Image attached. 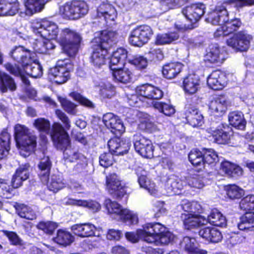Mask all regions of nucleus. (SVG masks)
Masks as SVG:
<instances>
[{
    "mask_svg": "<svg viewBox=\"0 0 254 254\" xmlns=\"http://www.w3.org/2000/svg\"><path fill=\"white\" fill-rule=\"evenodd\" d=\"M30 27L32 32L41 38L49 41L56 39L69 56H74L77 53L81 37L75 31L66 28L62 29L59 35L57 24L46 19L33 20Z\"/></svg>",
    "mask_w": 254,
    "mask_h": 254,
    "instance_id": "nucleus-1",
    "label": "nucleus"
},
{
    "mask_svg": "<svg viewBox=\"0 0 254 254\" xmlns=\"http://www.w3.org/2000/svg\"><path fill=\"white\" fill-rule=\"evenodd\" d=\"M125 236L132 243H136L140 239L156 246L168 245L174 238V235L159 223L145 224L142 229H138L135 233L127 232Z\"/></svg>",
    "mask_w": 254,
    "mask_h": 254,
    "instance_id": "nucleus-2",
    "label": "nucleus"
},
{
    "mask_svg": "<svg viewBox=\"0 0 254 254\" xmlns=\"http://www.w3.org/2000/svg\"><path fill=\"white\" fill-rule=\"evenodd\" d=\"M118 37L115 31H104L92 40L90 61L95 69H100L105 64L108 49L117 42Z\"/></svg>",
    "mask_w": 254,
    "mask_h": 254,
    "instance_id": "nucleus-3",
    "label": "nucleus"
},
{
    "mask_svg": "<svg viewBox=\"0 0 254 254\" xmlns=\"http://www.w3.org/2000/svg\"><path fill=\"white\" fill-rule=\"evenodd\" d=\"M51 0H26L25 11H20V3L18 0H0V16H13L19 14L21 17L32 15L41 11L45 4Z\"/></svg>",
    "mask_w": 254,
    "mask_h": 254,
    "instance_id": "nucleus-4",
    "label": "nucleus"
},
{
    "mask_svg": "<svg viewBox=\"0 0 254 254\" xmlns=\"http://www.w3.org/2000/svg\"><path fill=\"white\" fill-rule=\"evenodd\" d=\"M229 0L218 3L215 8L208 13L206 18V20L212 24H224L226 29V32L229 34L236 31L242 24L238 18L229 20L226 7L228 4H235V2H230Z\"/></svg>",
    "mask_w": 254,
    "mask_h": 254,
    "instance_id": "nucleus-5",
    "label": "nucleus"
},
{
    "mask_svg": "<svg viewBox=\"0 0 254 254\" xmlns=\"http://www.w3.org/2000/svg\"><path fill=\"white\" fill-rule=\"evenodd\" d=\"M14 138L20 154L24 157L28 156L36 146V137L24 125L16 124L14 127Z\"/></svg>",
    "mask_w": 254,
    "mask_h": 254,
    "instance_id": "nucleus-6",
    "label": "nucleus"
},
{
    "mask_svg": "<svg viewBox=\"0 0 254 254\" xmlns=\"http://www.w3.org/2000/svg\"><path fill=\"white\" fill-rule=\"evenodd\" d=\"M135 94L127 97L129 105L134 106L137 103V99L144 101L148 100H158L163 96V91L158 87L152 84H145L138 86L135 88Z\"/></svg>",
    "mask_w": 254,
    "mask_h": 254,
    "instance_id": "nucleus-7",
    "label": "nucleus"
},
{
    "mask_svg": "<svg viewBox=\"0 0 254 254\" xmlns=\"http://www.w3.org/2000/svg\"><path fill=\"white\" fill-rule=\"evenodd\" d=\"M104 205L108 213L116 219L121 220L129 224H136L138 223V217L136 214L127 208H124L117 202L106 199Z\"/></svg>",
    "mask_w": 254,
    "mask_h": 254,
    "instance_id": "nucleus-8",
    "label": "nucleus"
},
{
    "mask_svg": "<svg viewBox=\"0 0 254 254\" xmlns=\"http://www.w3.org/2000/svg\"><path fill=\"white\" fill-rule=\"evenodd\" d=\"M88 7L84 1L75 0L61 5L59 13L64 18L77 19L86 15Z\"/></svg>",
    "mask_w": 254,
    "mask_h": 254,
    "instance_id": "nucleus-9",
    "label": "nucleus"
},
{
    "mask_svg": "<svg viewBox=\"0 0 254 254\" xmlns=\"http://www.w3.org/2000/svg\"><path fill=\"white\" fill-rule=\"evenodd\" d=\"M153 34L150 26L146 25L137 26L130 31L128 42L133 46L141 47L150 40Z\"/></svg>",
    "mask_w": 254,
    "mask_h": 254,
    "instance_id": "nucleus-10",
    "label": "nucleus"
},
{
    "mask_svg": "<svg viewBox=\"0 0 254 254\" xmlns=\"http://www.w3.org/2000/svg\"><path fill=\"white\" fill-rule=\"evenodd\" d=\"M252 38L251 35L245 31H240L230 36L226 43L236 52H245L249 49Z\"/></svg>",
    "mask_w": 254,
    "mask_h": 254,
    "instance_id": "nucleus-11",
    "label": "nucleus"
},
{
    "mask_svg": "<svg viewBox=\"0 0 254 254\" xmlns=\"http://www.w3.org/2000/svg\"><path fill=\"white\" fill-rule=\"evenodd\" d=\"M68 60H59L57 65L49 70V76L56 83L63 84L69 78V67Z\"/></svg>",
    "mask_w": 254,
    "mask_h": 254,
    "instance_id": "nucleus-12",
    "label": "nucleus"
},
{
    "mask_svg": "<svg viewBox=\"0 0 254 254\" xmlns=\"http://www.w3.org/2000/svg\"><path fill=\"white\" fill-rule=\"evenodd\" d=\"M135 151L144 158H151L153 156L154 147L151 141L139 133L133 136Z\"/></svg>",
    "mask_w": 254,
    "mask_h": 254,
    "instance_id": "nucleus-13",
    "label": "nucleus"
},
{
    "mask_svg": "<svg viewBox=\"0 0 254 254\" xmlns=\"http://www.w3.org/2000/svg\"><path fill=\"white\" fill-rule=\"evenodd\" d=\"M51 135L55 145L58 149H63L69 145L68 134L61 124L54 123L53 124Z\"/></svg>",
    "mask_w": 254,
    "mask_h": 254,
    "instance_id": "nucleus-14",
    "label": "nucleus"
},
{
    "mask_svg": "<svg viewBox=\"0 0 254 254\" xmlns=\"http://www.w3.org/2000/svg\"><path fill=\"white\" fill-rule=\"evenodd\" d=\"M9 55L12 60L20 64L22 68L31 63L34 57L33 54L23 46H18L13 47L9 53Z\"/></svg>",
    "mask_w": 254,
    "mask_h": 254,
    "instance_id": "nucleus-15",
    "label": "nucleus"
},
{
    "mask_svg": "<svg viewBox=\"0 0 254 254\" xmlns=\"http://www.w3.org/2000/svg\"><path fill=\"white\" fill-rule=\"evenodd\" d=\"M106 187L109 192L118 198L127 195L126 188L121 185L116 174H111L106 177Z\"/></svg>",
    "mask_w": 254,
    "mask_h": 254,
    "instance_id": "nucleus-16",
    "label": "nucleus"
},
{
    "mask_svg": "<svg viewBox=\"0 0 254 254\" xmlns=\"http://www.w3.org/2000/svg\"><path fill=\"white\" fill-rule=\"evenodd\" d=\"M205 9V6L202 3H193L184 8L182 13L187 20L193 24L204 14Z\"/></svg>",
    "mask_w": 254,
    "mask_h": 254,
    "instance_id": "nucleus-17",
    "label": "nucleus"
},
{
    "mask_svg": "<svg viewBox=\"0 0 254 254\" xmlns=\"http://www.w3.org/2000/svg\"><path fill=\"white\" fill-rule=\"evenodd\" d=\"M103 122L114 134H120L125 130V127L121 120L113 113H108L105 114L103 117Z\"/></svg>",
    "mask_w": 254,
    "mask_h": 254,
    "instance_id": "nucleus-18",
    "label": "nucleus"
},
{
    "mask_svg": "<svg viewBox=\"0 0 254 254\" xmlns=\"http://www.w3.org/2000/svg\"><path fill=\"white\" fill-rule=\"evenodd\" d=\"M138 176V182L141 188H143L151 195L157 196L159 194L158 188L155 184L147 177V173L141 168L136 172Z\"/></svg>",
    "mask_w": 254,
    "mask_h": 254,
    "instance_id": "nucleus-19",
    "label": "nucleus"
},
{
    "mask_svg": "<svg viewBox=\"0 0 254 254\" xmlns=\"http://www.w3.org/2000/svg\"><path fill=\"white\" fill-rule=\"evenodd\" d=\"M207 83L210 88L221 90L226 85L227 77L225 73L220 70H215L208 77Z\"/></svg>",
    "mask_w": 254,
    "mask_h": 254,
    "instance_id": "nucleus-20",
    "label": "nucleus"
},
{
    "mask_svg": "<svg viewBox=\"0 0 254 254\" xmlns=\"http://www.w3.org/2000/svg\"><path fill=\"white\" fill-rule=\"evenodd\" d=\"M204 58L206 61L213 64H222L226 59L225 53L217 44L209 46Z\"/></svg>",
    "mask_w": 254,
    "mask_h": 254,
    "instance_id": "nucleus-21",
    "label": "nucleus"
},
{
    "mask_svg": "<svg viewBox=\"0 0 254 254\" xmlns=\"http://www.w3.org/2000/svg\"><path fill=\"white\" fill-rule=\"evenodd\" d=\"M182 219L186 228L189 229L207 223L208 221L204 217L195 213H185L182 214Z\"/></svg>",
    "mask_w": 254,
    "mask_h": 254,
    "instance_id": "nucleus-22",
    "label": "nucleus"
},
{
    "mask_svg": "<svg viewBox=\"0 0 254 254\" xmlns=\"http://www.w3.org/2000/svg\"><path fill=\"white\" fill-rule=\"evenodd\" d=\"M108 145L111 152L119 155L126 153L130 148V143L128 140L114 138L108 141Z\"/></svg>",
    "mask_w": 254,
    "mask_h": 254,
    "instance_id": "nucleus-23",
    "label": "nucleus"
},
{
    "mask_svg": "<svg viewBox=\"0 0 254 254\" xmlns=\"http://www.w3.org/2000/svg\"><path fill=\"white\" fill-rule=\"evenodd\" d=\"M97 15L99 17H103L107 22L114 21L117 16L116 9L107 1L102 2L98 6Z\"/></svg>",
    "mask_w": 254,
    "mask_h": 254,
    "instance_id": "nucleus-24",
    "label": "nucleus"
},
{
    "mask_svg": "<svg viewBox=\"0 0 254 254\" xmlns=\"http://www.w3.org/2000/svg\"><path fill=\"white\" fill-rule=\"evenodd\" d=\"M72 232L81 238H86L94 236L96 227L90 223L76 224L71 227Z\"/></svg>",
    "mask_w": 254,
    "mask_h": 254,
    "instance_id": "nucleus-25",
    "label": "nucleus"
},
{
    "mask_svg": "<svg viewBox=\"0 0 254 254\" xmlns=\"http://www.w3.org/2000/svg\"><path fill=\"white\" fill-rule=\"evenodd\" d=\"M208 132L212 136L214 141L219 144L229 143L232 135L231 130L225 127L215 129L210 128Z\"/></svg>",
    "mask_w": 254,
    "mask_h": 254,
    "instance_id": "nucleus-26",
    "label": "nucleus"
},
{
    "mask_svg": "<svg viewBox=\"0 0 254 254\" xmlns=\"http://www.w3.org/2000/svg\"><path fill=\"white\" fill-rule=\"evenodd\" d=\"M183 90L188 94L195 93L200 87V79L198 75L195 74H189L183 80Z\"/></svg>",
    "mask_w": 254,
    "mask_h": 254,
    "instance_id": "nucleus-27",
    "label": "nucleus"
},
{
    "mask_svg": "<svg viewBox=\"0 0 254 254\" xmlns=\"http://www.w3.org/2000/svg\"><path fill=\"white\" fill-rule=\"evenodd\" d=\"M198 234L200 237L208 242L218 243L222 239L221 232L216 228L211 226L201 228Z\"/></svg>",
    "mask_w": 254,
    "mask_h": 254,
    "instance_id": "nucleus-28",
    "label": "nucleus"
},
{
    "mask_svg": "<svg viewBox=\"0 0 254 254\" xmlns=\"http://www.w3.org/2000/svg\"><path fill=\"white\" fill-rule=\"evenodd\" d=\"M127 57V51L123 48H119L113 52L109 65L113 72L121 67L120 65H125V62Z\"/></svg>",
    "mask_w": 254,
    "mask_h": 254,
    "instance_id": "nucleus-29",
    "label": "nucleus"
},
{
    "mask_svg": "<svg viewBox=\"0 0 254 254\" xmlns=\"http://www.w3.org/2000/svg\"><path fill=\"white\" fill-rule=\"evenodd\" d=\"M30 166L26 163L22 164L16 170L11 181L14 188H19L22 185V182L29 178Z\"/></svg>",
    "mask_w": 254,
    "mask_h": 254,
    "instance_id": "nucleus-30",
    "label": "nucleus"
},
{
    "mask_svg": "<svg viewBox=\"0 0 254 254\" xmlns=\"http://www.w3.org/2000/svg\"><path fill=\"white\" fill-rule=\"evenodd\" d=\"M227 101L224 96H219L212 100L209 105L211 113L215 116L222 115L227 110Z\"/></svg>",
    "mask_w": 254,
    "mask_h": 254,
    "instance_id": "nucleus-31",
    "label": "nucleus"
},
{
    "mask_svg": "<svg viewBox=\"0 0 254 254\" xmlns=\"http://www.w3.org/2000/svg\"><path fill=\"white\" fill-rule=\"evenodd\" d=\"M68 205H75L88 208L93 212L99 211L101 206L99 203L92 200L75 199L73 198H68L66 201Z\"/></svg>",
    "mask_w": 254,
    "mask_h": 254,
    "instance_id": "nucleus-32",
    "label": "nucleus"
},
{
    "mask_svg": "<svg viewBox=\"0 0 254 254\" xmlns=\"http://www.w3.org/2000/svg\"><path fill=\"white\" fill-rule=\"evenodd\" d=\"M183 64L179 62H172L165 64L162 68L163 76L168 79L176 77L182 71Z\"/></svg>",
    "mask_w": 254,
    "mask_h": 254,
    "instance_id": "nucleus-33",
    "label": "nucleus"
},
{
    "mask_svg": "<svg viewBox=\"0 0 254 254\" xmlns=\"http://www.w3.org/2000/svg\"><path fill=\"white\" fill-rule=\"evenodd\" d=\"M16 84L13 78L4 71H0V91L6 93L8 91H14Z\"/></svg>",
    "mask_w": 254,
    "mask_h": 254,
    "instance_id": "nucleus-34",
    "label": "nucleus"
},
{
    "mask_svg": "<svg viewBox=\"0 0 254 254\" xmlns=\"http://www.w3.org/2000/svg\"><path fill=\"white\" fill-rule=\"evenodd\" d=\"M32 61L22 69L27 74L33 78L40 77L43 74L42 67L35 58H33Z\"/></svg>",
    "mask_w": 254,
    "mask_h": 254,
    "instance_id": "nucleus-35",
    "label": "nucleus"
},
{
    "mask_svg": "<svg viewBox=\"0 0 254 254\" xmlns=\"http://www.w3.org/2000/svg\"><path fill=\"white\" fill-rule=\"evenodd\" d=\"M228 120L230 124L236 128L243 130L246 127V121L242 112L234 111L230 113Z\"/></svg>",
    "mask_w": 254,
    "mask_h": 254,
    "instance_id": "nucleus-36",
    "label": "nucleus"
},
{
    "mask_svg": "<svg viewBox=\"0 0 254 254\" xmlns=\"http://www.w3.org/2000/svg\"><path fill=\"white\" fill-rule=\"evenodd\" d=\"M187 120L193 127L201 126L203 123V117L196 109L187 107Z\"/></svg>",
    "mask_w": 254,
    "mask_h": 254,
    "instance_id": "nucleus-37",
    "label": "nucleus"
},
{
    "mask_svg": "<svg viewBox=\"0 0 254 254\" xmlns=\"http://www.w3.org/2000/svg\"><path fill=\"white\" fill-rule=\"evenodd\" d=\"M114 77L119 82L123 83L129 82L132 77V73L126 66H123L112 72Z\"/></svg>",
    "mask_w": 254,
    "mask_h": 254,
    "instance_id": "nucleus-38",
    "label": "nucleus"
},
{
    "mask_svg": "<svg viewBox=\"0 0 254 254\" xmlns=\"http://www.w3.org/2000/svg\"><path fill=\"white\" fill-rule=\"evenodd\" d=\"M182 181L174 178H169L166 182L165 188L168 195L179 194L183 189Z\"/></svg>",
    "mask_w": 254,
    "mask_h": 254,
    "instance_id": "nucleus-39",
    "label": "nucleus"
},
{
    "mask_svg": "<svg viewBox=\"0 0 254 254\" xmlns=\"http://www.w3.org/2000/svg\"><path fill=\"white\" fill-rule=\"evenodd\" d=\"M54 241L64 247L70 245L74 241V237L70 232L63 229H60L56 236L53 238Z\"/></svg>",
    "mask_w": 254,
    "mask_h": 254,
    "instance_id": "nucleus-40",
    "label": "nucleus"
},
{
    "mask_svg": "<svg viewBox=\"0 0 254 254\" xmlns=\"http://www.w3.org/2000/svg\"><path fill=\"white\" fill-rule=\"evenodd\" d=\"M40 170L39 176L44 183H46L49 179L50 171L51 168V162L49 157L42 158L38 165Z\"/></svg>",
    "mask_w": 254,
    "mask_h": 254,
    "instance_id": "nucleus-41",
    "label": "nucleus"
},
{
    "mask_svg": "<svg viewBox=\"0 0 254 254\" xmlns=\"http://www.w3.org/2000/svg\"><path fill=\"white\" fill-rule=\"evenodd\" d=\"M240 230L252 231L254 230V212H247L241 218L240 222L238 224Z\"/></svg>",
    "mask_w": 254,
    "mask_h": 254,
    "instance_id": "nucleus-42",
    "label": "nucleus"
},
{
    "mask_svg": "<svg viewBox=\"0 0 254 254\" xmlns=\"http://www.w3.org/2000/svg\"><path fill=\"white\" fill-rule=\"evenodd\" d=\"M179 35L177 32H170L158 34L155 38V43L158 45L170 44L177 40Z\"/></svg>",
    "mask_w": 254,
    "mask_h": 254,
    "instance_id": "nucleus-43",
    "label": "nucleus"
},
{
    "mask_svg": "<svg viewBox=\"0 0 254 254\" xmlns=\"http://www.w3.org/2000/svg\"><path fill=\"white\" fill-rule=\"evenodd\" d=\"M10 135L6 129L2 131L0 135V158L6 156L10 149Z\"/></svg>",
    "mask_w": 254,
    "mask_h": 254,
    "instance_id": "nucleus-44",
    "label": "nucleus"
},
{
    "mask_svg": "<svg viewBox=\"0 0 254 254\" xmlns=\"http://www.w3.org/2000/svg\"><path fill=\"white\" fill-rule=\"evenodd\" d=\"M207 220L210 223L215 226L223 227L226 225V217L216 209L211 211Z\"/></svg>",
    "mask_w": 254,
    "mask_h": 254,
    "instance_id": "nucleus-45",
    "label": "nucleus"
},
{
    "mask_svg": "<svg viewBox=\"0 0 254 254\" xmlns=\"http://www.w3.org/2000/svg\"><path fill=\"white\" fill-rule=\"evenodd\" d=\"M4 67L7 71L15 76H20L23 82L27 85H29V80L23 76V70L16 64L6 63L4 64Z\"/></svg>",
    "mask_w": 254,
    "mask_h": 254,
    "instance_id": "nucleus-46",
    "label": "nucleus"
},
{
    "mask_svg": "<svg viewBox=\"0 0 254 254\" xmlns=\"http://www.w3.org/2000/svg\"><path fill=\"white\" fill-rule=\"evenodd\" d=\"M55 47L54 44L49 40L45 39L36 40V42L33 44L35 51L40 54H47L49 50Z\"/></svg>",
    "mask_w": 254,
    "mask_h": 254,
    "instance_id": "nucleus-47",
    "label": "nucleus"
},
{
    "mask_svg": "<svg viewBox=\"0 0 254 254\" xmlns=\"http://www.w3.org/2000/svg\"><path fill=\"white\" fill-rule=\"evenodd\" d=\"M16 212L21 218L28 220H33L36 218V215L34 211L29 206L23 204L16 205Z\"/></svg>",
    "mask_w": 254,
    "mask_h": 254,
    "instance_id": "nucleus-48",
    "label": "nucleus"
},
{
    "mask_svg": "<svg viewBox=\"0 0 254 254\" xmlns=\"http://www.w3.org/2000/svg\"><path fill=\"white\" fill-rule=\"evenodd\" d=\"M181 246L189 253L198 254L200 250L197 248V244L194 238L185 237L181 242Z\"/></svg>",
    "mask_w": 254,
    "mask_h": 254,
    "instance_id": "nucleus-49",
    "label": "nucleus"
},
{
    "mask_svg": "<svg viewBox=\"0 0 254 254\" xmlns=\"http://www.w3.org/2000/svg\"><path fill=\"white\" fill-rule=\"evenodd\" d=\"M99 88V94L103 98H110L115 94V87L109 82L100 83Z\"/></svg>",
    "mask_w": 254,
    "mask_h": 254,
    "instance_id": "nucleus-50",
    "label": "nucleus"
},
{
    "mask_svg": "<svg viewBox=\"0 0 254 254\" xmlns=\"http://www.w3.org/2000/svg\"><path fill=\"white\" fill-rule=\"evenodd\" d=\"M231 169L234 170V173L237 175H242L243 170L242 169L237 165L231 163L228 161H224L221 164L220 171L225 174L226 175L229 176L232 175L233 173L231 172Z\"/></svg>",
    "mask_w": 254,
    "mask_h": 254,
    "instance_id": "nucleus-51",
    "label": "nucleus"
},
{
    "mask_svg": "<svg viewBox=\"0 0 254 254\" xmlns=\"http://www.w3.org/2000/svg\"><path fill=\"white\" fill-rule=\"evenodd\" d=\"M189 159L194 166L204 167L203 153L198 150H192L189 153Z\"/></svg>",
    "mask_w": 254,
    "mask_h": 254,
    "instance_id": "nucleus-52",
    "label": "nucleus"
},
{
    "mask_svg": "<svg viewBox=\"0 0 254 254\" xmlns=\"http://www.w3.org/2000/svg\"><path fill=\"white\" fill-rule=\"evenodd\" d=\"M240 208L246 212L254 209V195H248L241 199L239 203Z\"/></svg>",
    "mask_w": 254,
    "mask_h": 254,
    "instance_id": "nucleus-53",
    "label": "nucleus"
},
{
    "mask_svg": "<svg viewBox=\"0 0 254 254\" xmlns=\"http://www.w3.org/2000/svg\"><path fill=\"white\" fill-rule=\"evenodd\" d=\"M33 126L39 131L47 134L49 132L51 127L50 121L43 118L35 120L33 123Z\"/></svg>",
    "mask_w": 254,
    "mask_h": 254,
    "instance_id": "nucleus-54",
    "label": "nucleus"
},
{
    "mask_svg": "<svg viewBox=\"0 0 254 254\" xmlns=\"http://www.w3.org/2000/svg\"><path fill=\"white\" fill-rule=\"evenodd\" d=\"M153 106L160 112L163 113L164 115L168 116H170L175 113V110L174 107L170 104L155 102L153 103Z\"/></svg>",
    "mask_w": 254,
    "mask_h": 254,
    "instance_id": "nucleus-55",
    "label": "nucleus"
},
{
    "mask_svg": "<svg viewBox=\"0 0 254 254\" xmlns=\"http://www.w3.org/2000/svg\"><path fill=\"white\" fill-rule=\"evenodd\" d=\"M69 153L66 152V154H68V156L65 157L66 160L70 162H77L78 164H86L87 159L82 154L77 151H69Z\"/></svg>",
    "mask_w": 254,
    "mask_h": 254,
    "instance_id": "nucleus-56",
    "label": "nucleus"
},
{
    "mask_svg": "<svg viewBox=\"0 0 254 254\" xmlns=\"http://www.w3.org/2000/svg\"><path fill=\"white\" fill-rule=\"evenodd\" d=\"M182 207L187 213H193L199 211L201 209L200 205L196 201L190 202L187 200H184L182 204Z\"/></svg>",
    "mask_w": 254,
    "mask_h": 254,
    "instance_id": "nucleus-57",
    "label": "nucleus"
},
{
    "mask_svg": "<svg viewBox=\"0 0 254 254\" xmlns=\"http://www.w3.org/2000/svg\"><path fill=\"white\" fill-rule=\"evenodd\" d=\"M227 194L231 199L241 197L244 194V190L236 185H231L227 188Z\"/></svg>",
    "mask_w": 254,
    "mask_h": 254,
    "instance_id": "nucleus-58",
    "label": "nucleus"
},
{
    "mask_svg": "<svg viewBox=\"0 0 254 254\" xmlns=\"http://www.w3.org/2000/svg\"><path fill=\"white\" fill-rule=\"evenodd\" d=\"M129 62L138 69H144L148 65V61L146 58L140 55L134 56Z\"/></svg>",
    "mask_w": 254,
    "mask_h": 254,
    "instance_id": "nucleus-59",
    "label": "nucleus"
},
{
    "mask_svg": "<svg viewBox=\"0 0 254 254\" xmlns=\"http://www.w3.org/2000/svg\"><path fill=\"white\" fill-rule=\"evenodd\" d=\"M10 186L7 182L2 179H0V196L8 198L11 197V192L14 188Z\"/></svg>",
    "mask_w": 254,
    "mask_h": 254,
    "instance_id": "nucleus-60",
    "label": "nucleus"
},
{
    "mask_svg": "<svg viewBox=\"0 0 254 254\" xmlns=\"http://www.w3.org/2000/svg\"><path fill=\"white\" fill-rule=\"evenodd\" d=\"M218 161L217 154L213 149H206L203 152L204 165L205 164H212Z\"/></svg>",
    "mask_w": 254,
    "mask_h": 254,
    "instance_id": "nucleus-61",
    "label": "nucleus"
},
{
    "mask_svg": "<svg viewBox=\"0 0 254 254\" xmlns=\"http://www.w3.org/2000/svg\"><path fill=\"white\" fill-rule=\"evenodd\" d=\"M65 187V183L64 180L57 176H53L51 182L49 186V189L53 191H57L58 190L63 189Z\"/></svg>",
    "mask_w": 254,
    "mask_h": 254,
    "instance_id": "nucleus-62",
    "label": "nucleus"
},
{
    "mask_svg": "<svg viewBox=\"0 0 254 254\" xmlns=\"http://www.w3.org/2000/svg\"><path fill=\"white\" fill-rule=\"evenodd\" d=\"M58 226V224L53 222H41L37 225V228L49 234H52Z\"/></svg>",
    "mask_w": 254,
    "mask_h": 254,
    "instance_id": "nucleus-63",
    "label": "nucleus"
},
{
    "mask_svg": "<svg viewBox=\"0 0 254 254\" xmlns=\"http://www.w3.org/2000/svg\"><path fill=\"white\" fill-rule=\"evenodd\" d=\"M60 102L64 109L67 113L73 115L76 114V106L74 103L65 98H60Z\"/></svg>",
    "mask_w": 254,
    "mask_h": 254,
    "instance_id": "nucleus-64",
    "label": "nucleus"
}]
</instances>
